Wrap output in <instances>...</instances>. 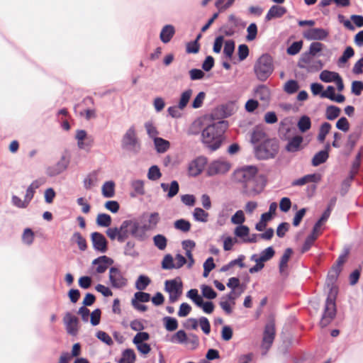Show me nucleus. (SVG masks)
<instances>
[{"label": "nucleus", "mask_w": 363, "mask_h": 363, "mask_svg": "<svg viewBox=\"0 0 363 363\" xmlns=\"http://www.w3.org/2000/svg\"><path fill=\"white\" fill-rule=\"evenodd\" d=\"M321 180L320 174H311L292 182V186H303L308 183H318Z\"/></svg>", "instance_id": "obj_20"}, {"label": "nucleus", "mask_w": 363, "mask_h": 363, "mask_svg": "<svg viewBox=\"0 0 363 363\" xmlns=\"http://www.w3.org/2000/svg\"><path fill=\"white\" fill-rule=\"evenodd\" d=\"M162 177L159 167L156 165L152 166L148 171L147 177L150 180H157Z\"/></svg>", "instance_id": "obj_52"}, {"label": "nucleus", "mask_w": 363, "mask_h": 363, "mask_svg": "<svg viewBox=\"0 0 363 363\" xmlns=\"http://www.w3.org/2000/svg\"><path fill=\"white\" fill-rule=\"evenodd\" d=\"M279 150V143L276 139H266L256 147V155L259 159L273 158Z\"/></svg>", "instance_id": "obj_4"}, {"label": "nucleus", "mask_w": 363, "mask_h": 363, "mask_svg": "<svg viewBox=\"0 0 363 363\" xmlns=\"http://www.w3.org/2000/svg\"><path fill=\"white\" fill-rule=\"evenodd\" d=\"M191 94H192L191 89H187L182 94L181 98H180V100L179 102V108L183 109L186 106V105L191 96Z\"/></svg>", "instance_id": "obj_46"}, {"label": "nucleus", "mask_w": 363, "mask_h": 363, "mask_svg": "<svg viewBox=\"0 0 363 363\" xmlns=\"http://www.w3.org/2000/svg\"><path fill=\"white\" fill-rule=\"evenodd\" d=\"M347 254L342 255L337 258L335 264H334L328 273V281L331 284L337 280L341 270L342 266L346 262Z\"/></svg>", "instance_id": "obj_13"}, {"label": "nucleus", "mask_w": 363, "mask_h": 363, "mask_svg": "<svg viewBox=\"0 0 363 363\" xmlns=\"http://www.w3.org/2000/svg\"><path fill=\"white\" fill-rule=\"evenodd\" d=\"M337 292V291L335 287H331L330 293L328 295L325 301L324 313L320 322L321 327H326L327 325H328L335 317V299Z\"/></svg>", "instance_id": "obj_3"}, {"label": "nucleus", "mask_w": 363, "mask_h": 363, "mask_svg": "<svg viewBox=\"0 0 363 363\" xmlns=\"http://www.w3.org/2000/svg\"><path fill=\"white\" fill-rule=\"evenodd\" d=\"M193 217L195 220L206 223L208 220L209 213L201 208H195L193 212Z\"/></svg>", "instance_id": "obj_30"}, {"label": "nucleus", "mask_w": 363, "mask_h": 363, "mask_svg": "<svg viewBox=\"0 0 363 363\" xmlns=\"http://www.w3.org/2000/svg\"><path fill=\"white\" fill-rule=\"evenodd\" d=\"M245 220V217L242 211L239 210L231 217V223L236 225H242Z\"/></svg>", "instance_id": "obj_57"}, {"label": "nucleus", "mask_w": 363, "mask_h": 363, "mask_svg": "<svg viewBox=\"0 0 363 363\" xmlns=\"http://www.w3.org/2000/svg\"><path fill=\"white\" fill-rule=\"evenodd\" d=\"M234 233L237 237L244 238L249 235L250 229L246 225H240L235 228Z\"/></svg>", "instance_id": "obj_55"}, {"label": "nucleus", "mask_w": 363, "mask_h": 363, "mask_svg": "<svg viewBox=\"0 0 363 363\" xmlns=\"http://www.w3.org/2000/svg\"><path fill=\"white\" fill-rule=\"evenodd\" d=\"M303 35L307 40H322L328 37V32L323 28H315L305 30Z\"/></svg>", "instance_id": "obj_18"}, {"label": "nucleus", "mask_w": 363, "mask_h": 363, "mask_svg": "<svg viewBox=\"0 0 363 363\" xmlns=\"http://www.w3.org/2000/svg\"><path fill=\"white\" fill-rule=\"evenodd\" d=\"M165 290L169 294L170 302L174 303L179 299L182 294V282L177 279L167 280Z\"/></svg>", "instance_id": "obj_7"}, {"label": "nucleus", "mask_w": 363, "mask_h": 363, "mask_svg": "<svg viewBox=\"0 0 363 363\" xmlns=\"http://www.w3.org/2000/svg\"><path fill=\"white\" fill-rule=\"evenodd\" d=\"M352 93L355 96H359L363 91V82L362 81H354L352 83Z\"/></svg>", "instance_id": "obj_63"}, {"label": "nucleus", "mask_w": 363, "mask_h": 363, "mask_svg": "<svg viewBox=\"0 0 363 363\" xmlns=\"http://www.w3.org/2000/svg\"><path fill=\"white\" fill-rule=\"evenodd\" d=\"M340 77V75L337 72L329 70H323L319 75L320 79L326 83L335 82Z\"/></svg>", "instance_id": "obj_26"}, {"label": "nucleus", "mask_w": 363, "mask_h": 363, "mask_svg": "<svg viewBox=\"0 0 363 363\" xmlns=\"http://www.w3.org/2000/svg\"><path fill=\"white\" fill-rule=\"evenodd\" d=\"M35 238V235L30 228H26L22 235V241L28 245H30L33 244Z\"/></svg>", "instance_id": "obj_45"}, {"label": "nucleus", "mask_w": 363, "mask_h": 363, "mask_svg": "<svg viewBox=\"0 0 363 363\" xmlns=\"http://www.w3.org/2000/svg\"><path fill=\"white\" fill-rule=\"evenodd\" d=\"M330 145L327 144L325 146V150L319 151L317 152L312 159V165L314 167H317L323 163H324L328 158L329 154L328 151L330 150Z\"/></svg>", "instance_id": "obj_22"}, {"label": "nucleus", "mask_w": 363, "mask_h": 363, "mask_svg": "<svg viewBox=\"0 0 363 363\" xmlns=\"http://www.w3.org/2000/svg\"><path fill=\"white\" fill-rule=\"evenodd\" d=\"M96 223L99 226L108 227L111 223V217L106 213H99L96 218Z\"/></svg>", "instance_id": "obj_43"}, {"label": "nucleus", "mask_w": 363, "mask_h": 363, "mask_svg": "<svg viewBox=\"0 0 363 363\" xmlns=\"http://www.w3.org/2000/svg\"><path fill=\"white\" fill-rule=\"evenodd\" d=\"M324 45L319 42H314L310 45L309 54L315 56L316 54L323 50Z\"/></svg>", "instance_id": "obj_61"}, {"label": "nucleus", "mask_w": 363, "mask_h": 363, "mask_svg": "<svg viewBox=\"0 0 363 363\" xmlns=\"http://www.w3.org/2000/svg\"><path fill=\"white\" fill-rule=\"evenodd\" d=\"M175 30L174 26L171 25H166L161 30L160 38L164 43H169L174 35Z\"/></svg>", "instance_id": "obj_25"}, {"label": "nucleus", "mask_w": 363, "mask_h": 363, "mask_svg": "<svg viewBox=\"0 0 363 363\" xmlns=\"http://www.w3.org/2000/svg\"><path fill=\"white\" fill-rule=\"evenodd\" d=\"M258 172V169L255 166H246L234 172L233 177L235 181L238 182L245 183V186L247 184H252L255 176Z\"/></svg>", "instance_id": "obj_5"}, {"label": "nucleus", "mask_w": 363, "mask_h": 363, "mask_svg": "<svg viewBox=\"0 0 363 363\" xmlns=\"http://www.w3.org/2000/svg\"><path fill=\"white\" fill-rule=\"evenodd\" d=\"M161 187L164 191H168L167 196L169 198H172L176 196L179 190V184L177 181H172L169 186L165 183H162Z\"/></svg>", "instance_id": "obj_28"}, {"label": "nucleus", "mask_w": 363, "mask_h": 363, "mask_svg": "<svg viewBox=\"0 0 363 363\" xmlns=\"http://www.w3.org/2000/svg\"><path fill=\"white\" fill-rule=\"evenodd\" d=\"M86 132L84 130H78L75 138L77 140V145L80 149H84V140L88 138Z\"/></svg>", "instance_id": "obj_49"}, {"label": "nucleus", "mask_w": 363, "mask_h": 363, "mask_svg": "<svg viewBox=\"0 0 363 363\" xmlns=\"http://www.w3.org/2000/svg\"><path fill=\"white\" fill-rule=\"evenodd\" d=\"M108 278L111 286L115 289H121L128 284V279L124 277L121 271L115 267L110 268Z\"/></svg>", "instance_id": "obj_8"}, {"label": "nucleus", "mask_w": 363, "mask_h": 363, "mask_svg": "<svg viewBox=\"0 0 363 363\" xmlns=\"http://www.w3.org/2000/svg\"><path fill=\"white\" fill-rule=\"evenodd\" d=\"M135 354L132 349H126L123 352L122 357L118 363H134L135 361Z\"/></svg>", "instance_id": "obj_32"}, {"label": "nucleus", "mask_w": 363, "mask_h": 363, "mask_svg": "<svg viewBox=\"0 0 363 363\" xmlns=\"http://www.w3.org/2000/svg\"><path fill=\"white\" fill-rule=\"evenodd\" d=\"M154 143L157 151L160 153L165 152L170 146L169 142L162 138H155Z\"/></svg>", "instance_id": "obj_31"}, {"label": "nucleus", "mask_w": 363, "mask_h": 363, "mask_svg": "<svg viewBox=\"0 0 363 363\" xmlns=\"http://www.w3.org/2000/svg\"><path fill=\"white\" fill-rule=\"evenodd\" d=\"M297 127L301 133H305L311 127V121L307 116H301L298 123Z\"/></svg>", "instance_id": "obj_34"}, {"label": "nucleus", "mask_w": 363, "mask_h": 363, "mask_svg": "<svg viewBox=\"0 0 363 363\" xmlns=\"http://www.w3.org/2000/svg\"><path fill=\"white\" fill-rule=\"evenodd\" d=\"M123 147L138 152L140 149V144L136 137L135 130L133 126L130 127L125 133L122 139Z\"/></svg>", "instance_id": "obj_6"}, {"label": "nucleus", "mask_w": 363, "mask_h": 363, "mask_svg": "<svg viewBox=\"0 0 363 363\" xmlns=\"http://www.w3.org/2000/svg\"><path fill=\"white\" fill-rule=\"evenodd\" d=\"M227 121H220L206 126L201 132L202 142L212 150L218 149L223 140V135L228 129Z\"/></svg>", "instance_id": "obj_1"}, {"label": "nucleus", "mask_w": 363, "mask_h": 363, "mask_svg": "<svg viewBox=\"0 0 363 363\" xmlns=\"http://www.w3.org/2000/svg\"><path fill=\"white\" fill-rule=\"evenodd\" d=\"M230 164L223 160H218L212 162L207 168V174L213 176L228 172L230 169Z\"/></svg>", "instance_id": "obj_10"}, {"label": "nucleus", "mask_w": 363, "mask_h": 363, "mask_svg": "<svg viewBox=\"0 0 363 363\" xmlns=\"http://www.w3.org/2000/svg\"><path fill=\"white\" fill-rule=\"evenodd\" d=\"M336 127L340 130L347 132L350 129V123L345 117H342L337 121Z\"/></svg>", "instance_id": "obj_64"}, {"label": "nucleus", "mask_w": 363, "mask_h": 363, "mask_svg": "<svg viewBox=\"0 0 363 363\" xmlns=\"http://www.w3.org/2000/svg\"><path fill=\"white\" fill-rule=\"evenodd\" d=\"M331 125L329 123L325 122L322 123V125L320 127L319 133L318 135V140L320 143H322L325 141L326 135L329 133Z\"/></svg>", "instance_id": "obj_35"}, {"label": "nucleus", "mask_w": 363, "mask_h": 363, "mask_svg": "<svg viewBox=\"0 0 363 363\" xmlns=\"http://www.w3.org/2000/svg\"><path fill=\"white\" fill-rule=\"evenodd\" d=\"M235 50V42L229 40L225 43L223 52L227 57L230 59Z\"/></svg>", "instance_id": "obj_54"}, {"label": "nucleus", "mask_w": 363, "mask_h": 363, "mask_svg": "<svg viewBox=\"0 0 363 363\" xmlns=\"http://www.w3.org/2000/svg\"><path fill=\"white\" fill-rule=\"evenodd\" d=\"M299 89V85L297 81L290 79L287 81L284 86V90L289 94H293Z\"/></svg>", "instance_id": "obj_37"}, {"label": "nucleus", "mask_w": 363, "mask_h": 363, "mask_svg": "<svg viewBox=\"0 0 363 363\" xmlns=\"http://www.w3.org/2000/svg\"><path fill=\"white\" fill-rule=\"evenodd\" d=\"M275 254V252L272 247H268L260 253L259 260L261 262H267L271 259Z\"/></svg>", "instance_id": "obj_48"}, {"label": "nucleus", "mask_w": 363, "mask_h": 363, "mask_svg": "<svg viewBox=\"0 0 363 363\" xmlns=\"http://www.w3.org/2000/svg\"><path fill=\"white\" fill-rule=\"evenodd\" d=\"M64 323L67 332L69 335H76L78 332V318L70 313H67L64 317Z\"/></svg>", "instance_id": "obj_19"}, {"label": "nucleus", "mask_w": 363, "mask_h": 363, "mask_svg": "<svg viewBox=\"0 0 363 363\" xmlns=\"http://www.w3.org/2000/svg\"><path fill=\"white\" fill-rule=\"evenodd\" d=\"M150 339V335L147 332H139L138 333L133 340V342L134 344H140L144 342L145 341H147Z\"/></svg>", "instance_id": "obj_60"}, {"label": "nucleus", "mask_w": 363, "mask_h": 363, "mask_svg": "<svg viewBox=\"0 0 363 363\" xmlns=\"http://www.w3.org/2000/svg\"><path fill=\"white\" fill-rule=\"evenodd\" d=\"M286 13V9L284 7L280 6H272L268 11L265 20L269 21L272 18H281Z\"/></svg>", "instance_id": "obj_23"}, {"label": "nucleus", "mask_w": 363, "mask_h": 363, "mask_svg": "<svg viewBox=\"0 0 363 363\" xmlns=\"http://www.w3.org/2000/svg\"><path fill=\"white\" fill-rule=\"evenodd\" d=\"M131 186L134 190V194H131V196L134 197L137 195H143L145 194L144 182L142 180H135L131 183Z\"/></svg>", "instance_id": "obj_38"}, {"label": "nucleus", "mask_w": 363, "mask_h": 363, "mask_svg": "<svg viewBox=\"0 0 363 363\" xmlns=\"http://www.w3.org/2000/svg\"><path fill=\"white\" fill-rule=\"evenodd\" d=\"M174 225L176 229L186 233L190 230L191 225L188 220L184 219H179L174 222Z\"/></svg>", "instance_id": "obj_44"}, {"label": "nucleus", "mask_w": 363, "mask_h": 363, "mask_svg": "<svg viewBox=\"0 0 363 363\" xmlns=\"http://www.w3.org/2000/svg\"><path fill=\"white\" fill-rule=\"evenodd\" d=\"M317 236L311 233L306 239L301 249V252L304 253L310 250L311 246L314 244L315 241L317 239Z\"/></svg>", "instance_id": "obj_51"}, {"label": "nucleus", "mask_w": 363, "mask_h": 363, "mask_svg": "<svg viewBox=\"0 0 363 363\" xmlns=\"http://www.w3.org/2000/svg\"><path fill=\"white\" fill-rule=\"evenodd\" d=\"M274 65L272 58L267 54L258 58L254 66V72L259 81L264 82L272 74Z\"/></svg>", "instance_id": "obj_2"}, {"label": "nucleus", "mask_w": 363, "mask_h": 363, "mask_svg": "<svg viewBox=\"0 0 363 363\" xmlns=\"http://www.w3.org/2000/svg\"><path fill=\"white\" fill-rule=\"evenodd\" d=\"M293 254V250L291 248H287L285 250L283 255L281 257L279 262V271L280 272H283L288 266V262Z\"/></svg>", "instance_id": "obj_33"}, {"label": "nucleus", "mask_w": 363, "mask_h": 363, "mask_svg": "<svg viewBox=\"0 0 363 363\" xmlns=\"http://www.w3.org/2000/svg\"><path fill=\"white\" fill-rule=\"evenodd\" d=\"M150 279L148 277L140 275L135 282V287L140 291L145 290L147 286L150 284Z\"/></svg>", "instance_id": "obj_41"}, {"label": "nucleus", "mask_w": 363, "mask_h": 363, "mask_svg": "<svg viewBox=\"0 0 363 363\" xmlns=\"http://www.w3.org/2000/svg\"><path fill=\"white\" fill-rule=\"evenodd\" d=\"M102 195L105 198H112L115 195V183L113 181L106 182L101 188Z\"/></svg>", "instance_id": "obj_29"}, {"label": "nucleus", "mask_w": 363, "mask_h": 363, "mask_svg": "<svg viewBox=\"0 0 363 363\" xmlns=\"http://www.w3.org/2000/svg\"><path fill=\"white\" fill-rule=\"evenodd\" d=\"M72 240H74L77 242L80 250L84 251L86 250V241L85 238L81 235L80 233H74L72 235Z\"/></svg>", "instance_id": "obj_42"}, {"label": "nucleus", "mask_w": 363, "mask_h": 363, "mask_svg": "<svg viewBox=\"0 0 363 363\" xmlns=\"http://www.w3.org/2000/svg\"><path fill=\"white\" fill-rule=\"evenodd\" d=\"M303 141V138L302 136L296 135L289 140L285 149L287 152H298L303 148V147H302Z\"/></svg>", "instance_id": "obj_21"}, {"label": "nucleus", "mask_w": 363, "mask_h": 363, "mask_svg": "<svg viewBox=\"0 0 363 363\" xmlns=\"http://www.w3.org/2000/svg\"><path fill=\"white\" fill-rule=\"evenodd\" d=\"M201 289L203 296L206 298L213 299L217 296L216 292L209 286L203 285Z\"/></svg>", "instance_id": "obj_59"}, {"label": "nucleus", "mask_w": 363, "mask_h": 363, "mask_svg": "<svg viewBox=\"0 0 363 363\" xmlns=\"http://www.w3.org/2000/svg\"><path fill=\"white\" fill-rule=\"evenodd\" d=\"M162 267L164 269H171L175 268L173 262V258L170 255H167L164 257L162 262Z\"/></svg>", "instance_id": "obj_62"}, {"label": "nucleus", "mask_w": 363, "mask_h": 363, "mask_svg": "<svg viewBox=\"0 0 363 363\" xmlns=\"http://www.w3.org/2000/svg\"><path fill=\"white\" fill-rule=\"evenodd\" d=\"M69 164V158L64 155L55 164L50 166L46 169V174L50 177H55L64 172Z\"/></svg>", "instance_id": "obj_11"}, {"label": "nucleus", "mask_w": 363, "mask_h": 363, "mask_svg": "<svg viewBox=\"0 0 363 363\" xmlns=\"http://www.w3.org/2000/svg\"><path fill=\"white\" fill-rule=\"evenodd\" d=\"M128 227L129 228L130 235L133 237L143 240L145 238V230L141 227L138 222L132 220H126L123 221V228Z\"/></svg>", "instance_id": "obj_14"}, {"label": "nucleus", "mask_w": 363, "mask_h": 363, "mask_svg": "<svg viewBox=\"0 0 363 363\" xmlns=\"http://www.w3.org/2000/svg\"><path fill=\"white\" fill-rule=\"evenodd\" d=\"M186 340L187 336L186 333L184 330H180L172 335L171 341L175 343H184Z\"/></svg>", "instance_id": "obj_53"}, {"label": "nucleus", "mask_w": 363, "mask_h": 363, "mask_svg": "<svg viewBox=\"0 0 363 363\" xmlns=\"http://www.w3.org/2000/svg\"><path fill=\"white\" fill-rule=\"evenodd\" d=\"M341 110L340 108L335 106H329L327 107L325 111L326 118L333 121L337 118L340 114Z\"/></svg>", "instance_id": "obj_36"}, {"label": "nucleus", "mask_w": 363, "mask_h": 363, "mask_svg": "<svg viewBox=\"0 0 363 363\" xmlns=\"http://www.w3.org/2000/svg\"><path fill=\"white\" fill-rule=\"evenodd\" d=\"M164 327L168 331H174L178 328V321L176 318L172 317H164L163 318Z\"/></svg>", "instance_id": "obj_40"}, {"label": "nucleus", "mask_w": 363, "mask_h": 363, "mask_svg": "<svg viewBox=\"0 0 363 363\" xmlns=\"http://www.w3.org/2000/svg\"><path fill=\"white\" fill-rule=\"evenodd\" d=\"M275 337V325L273 321L268 323L264 328L262 347L265 352L269 349Z\"/></svg>", "instance_id": "obj_12"}, {"label": "nucleus", "mask_w": 363, "mask_h": 363, "mask_svg": "<svg viewBox=\"0 0 363 363\" xmlns=\"http://www.w3.org/2000/svg\"><path fill=\"white\" fill-rule=\"evenodd\" d=\"M43 184V182L41 180H35L30 184L26 190V194L24 198L26 203H28V204L30 203L33 198L35 189H38Z\"/></svg>", "instance_id": "obj_27"}, {"label": "nucleus", "mask_w": 363, "mask_h": 363, "mask_svg": "<svg viewBox=\"0 0 363 363\" xmlns=\"http://www.w3.org/2000/svg\"><path fill=\"white\" fill-rule=\"evenodd\" d=\"M207 164V159L205 157H199L191 161L188 167L189 174L196 177L200 174Z\"/></svg>", "instance_id": "obj_16"}, {"label": "nucleus", "mask_w": 363, "mask_h": 363, "mask_svg": "<svg viewBox=\"0 0 363 363\" xmlns=\"http://www.w3.org/2000/svg\"><path fill=\"white\" fill-rule=\"evenodd\" d=\"M255 97L264 102H268L270 99L269 88L264 84L258 86L255 90Z\"/></svg>", "instance_id": "obj_24"}, {"label": "nucleus", "mask_w": 363, "mask_h": 363, "mask_svg": "<svg viewBox=\"0 0 363 363\" xmlns=\"http://www.w3.org/2000/svg\"><path fill=\"white\" fill-rule=\"evenodd\" d=\"M303 42L296 41L294 42L288 48L287 53L291 55H295L300 52L302 48Z\"/></svg>", "instance_id": "obj_56"}, {"label": "nucleus", "mask_w": 363, "mask_h": 363, "mask_svg": "<svg viewBox=\"0 0 363 363\" xmlns=\"http://www.w3.org/2000/svg\"><path fill=\"white\" fill-rule=\"evenodd\" d=\"M113 263V260L106 255L101 256L92 261V265L96 267L95 271L98 274L104 273Z\"/></svg>", "instance_id": "obj_17"}, {"label": "nucleus", "mask_w": 363, "mask_h": 363, "mask_svg": "<svg viewBox=\"0 0 363 363\" xmlns=\"http://www.w3.org/2000/svg\"><path fill=\"white\" fill-rule=\"evenodd\" d=\"M247 35H246V40L247 41H252L254 40L257 35V26L256 23H252L249 25V26L247 28Z\"/></svg>", "instance_id": "obj_47"}, {"label": "nucleus", "mask_w": 363, "mask_h": 363, "mask_svg": "<svg viewBox=\"0 0 363 363\" xmlns=\"http://www.w3.org/2000/svg\"><path fill=\"white\" fill-rule=\"evenodd\" d=\"M91 240L93 247L95 250L102 253L107 251L108 242L104 235L98 232L92 233L91 235Z\"/></svg>", "instance_id": "obj_15"}, {"label": "nucleus", "mask_w": 363, "mask_h": 363, "mask_svg": "<svg viewBox=\"0 0 363 363\" xmlns=\"http://www.w3.org/2000/svg\"><path fill=\"white\" fill-rule=\"evenodd\" d=\"M154 245L160 250H164L167 245V240L163 235H156L153 237Z\"/></svg>", "instance_id": "obj_39"}, {"label": "nucleus", "mask_w": 363, "mask_h": 363, "mask_svg": "<svg viewBox=\"0 0 363 363\" xmlns=\"http://www.w3.org/2000/svg\"><path fill=\"white\" fill-rule=\"evenodd\" d=\"M354 55V51L353 48L350 46L347 47L345 50L342 55L338 60V64H344L347 62V60L353 57Z\"/></svg>", "instance_id": "obj_50"}, {"label": "nucleus", "mask_w": 363, "mask_h": 363, "mask_svg": "<svg viewBox=\"0 0 363 363\" xmlns=\"http://www.w3.org/2000/svg\"><path fill=\"white\" fill-rule=\"evenodd\" d=\"M266 184V177L264 175H259L255 178L252 184H247L245 186V191L250 196H257L264 190Z\"/></svg>", "instance_id": "obj_9"}, {"label": "nucleus", "mask_w": 363, "mask_h": 363, "mask_svg": "<svg viewBox=\"0 0 363 363\" xmlns=\"http://www.w3.org/2000/svg\"><path fill=\"white\" fill-rule=\"evenodd\" d=\"M228 23L234 28H244L245 26V23L233 14H230L228 16Z\"/></svg>", "instance_id": "obj_58"}]
</instances>
